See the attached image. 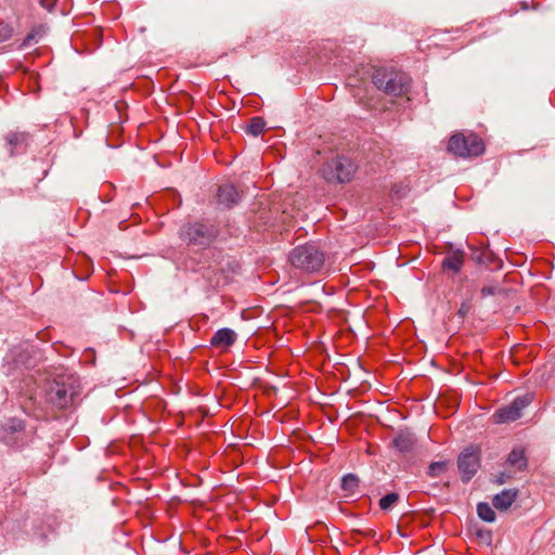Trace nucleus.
Returning <instances> with one entry per match:
<instances>
[{"label": "nucleus", "instance_id": "f257e3e1", "mask_svg": "<svg viewBox=\"0 0 555 555\" xmlns=\"http://www.w3.org/2000/svg\"><path fill=\"white\" fill-rule=\"evenodd\" d=\"M367 78L350 77L348 85L352 88L353 96L359 100L369 111H377L380 104L379 90L382 80L378 77L379 70L370 68L364 72Z\"/></svg>", "mask_w": 555, "mask_h": 555}, {"label": "nucleus", "instance_id": "f03ea898", "mask_svg": "<svg viewBox=\"0 0 555 555\" xmlns=\"http://www.w3.org/2000/svg\"><path fill=\"white\" fill-rule=\"evenodd\" d=\"M410 91V79L402 72H395L387 79L384 86V113L386 111H396L405 107L410 101L408 93Z\"/></svg>", "mask_w": 555, "mask_h": 555}, {"label": "nucleus", "instance_id": "7ed1b4c3", "mask_svg": "<svg viewBox=\"0 0 555 555\" xmlns=\"http://www.w3.org/2000/svg\"><path fill=\"white\" fill-rule=\"evenodd\" d=\"M289 263L297 270L319 272L325 262L324 253L315 244L309 243L295 247L288 256Z\"/></svg>", "mask_w": 555, "mask_h": 555}, {"label": "nucleus", "instance_id": "20e7f679", "mask_svg": "<svg viewBox=\"0 0 555 555\" xmlns=\"http://www.w3.org/2000/svg\"><path fill=\"white\" fill-rule=\"evenodd\" d=\"M78 395V387L73 377L62 376L51 382L47 389V400L57 409L69 406Z\"/></svg>", "mask_w": 555, "mask_h": 555}, {"label": "nucleus", "instance_id": "39448f33", "mask_svg": "<svg viewBox=\"0 0 555 555\" xmlns=\"http://www.w3.org/2000/svg\"><path fill=\"white\" fill-rule=\"evenodd\" d=\"M217 236V230L201 222H188L179 230V237L189 246L205 248Z\"/></svg>", "mask_w": 555, "mask_h": 555}, {"label": "nucleus", "instance_id": "423d86ee", "mask_svg": "<svg viewBox=\"0 0 555 555\" xmlns=\"http://www.w3.org/2000/svg\"><path fill=\"white\" fill-rule=\"evenodd\" d=\"M448 151L462 158L476 157L483 153L485 144L476 134L455 133L449 140Z\"/></svg>", "mask_w": 555, "mask_h": 555}, {"label": "nucleus", "instance_id": "0eeeda50", "mask_svg": "<svg viewBox=\"0 0 555 555\" xmlns=\"http://www.w3.org/2000/svg\"><path fill=\"white\" fill-rule=\"evenodd\" d=\"M354 171V164L345 156L328 160L322 168L323 178L330 183L349 182Z\"/></svg>", "mask_w": 555, "mask_h": 555}, {"label": "nucleus", "instance_id": "6e6552de", "mask_svg": "<svg viewBox=\"0 0 555 555\" xmlns=\"http://www.w3.org/2000/svg\"><path fill=\"white\" fill-rule=\"evenodd\" d=\"M532 398L530 395L516 398L509 405L499 409L493 415L492 420L495 424H503L518 420L521 416V411L528 406Z\"/></svg>", "mask_w": 555, "mask_h": 555}, {"label": "nucleus", "instance_id": "1a4fd4ad", "mask_svg": "<svg viewBox=\"0 0 555 555\" xmlns=\"http://www.w3.org/2000/svg\"><path fill=\"white\" fill-rule=\"evenodd\" d=\"M457 466L462 480L469 481L480 467L479 450L474 447L465 449L459 456Z\"/></svg>", "mask_w": 555, "mask_h": 555}, {"label": "nucleus", "instance_id": "9d476101", "mask_svg": "<svg viewBox=\"0 0 555 555\" xmlns=\"http://www.w3.org/2000/svg\"><path fill=\"white\" fill-rule=\"evenodd\" d=\"M416 444L415 437L408 430H399L393 437L390 448L395 449L400 454H410Z\"/></svg>", "mask_w": 555, "mask_h": 555}, {"label": "nucleus", "instance_id": "9b49d317", "mask_svg": "<svg viewBox=\"0 0 555 555\" xmlns=\"http://www.w3.org/2000/svg\"><path fill=\"white\" fill-rule=\"evenodd\" d=\"M240 193L232 184H223L218 188L217 202L223 208H231L240 202Z\"/></svg>", "mask_w": 555, "mask_h": 555}, {"label": "nucleus", "instance_id": "f8f14e48", "mask_svg": "<svg viewBox=\"0 0 555 555\" xmlns=\"http://www.w3.org/2000/svg\"><path fill=\"white\" fill-rule=\"evenodd\" d=\"M25 428L24 422L18 418L9 420L1 430V440L7 444H13L15 442L14 434L22 433Z\"/></svg>", "mask_w": 555, "mask_h": 555}, {"label": "nucleus", "instance_id": "ddd939ff", "mask_svg": "<svg viewBox=\"0 0 555 555\" xmlns=\"http://www.w3.org/2000/svg\"><path fill=\"white\" fill-rule=\"evenodd\" d=\"M236 334L231 328L224 327L217 331L210 339V344L215 347H229L234 344Z\"/></svg>", "mask_w": 555, "mask_h": 555}, {"label": "nucleus", "instance_id": "4468645a", "mask_svg": "<svg viewBox=\"0 0 555 555\" xmlns=\"http://www.w3.org/2000/svg\"><path fill=\"white\" fill-rule=\"evenodd\" d=\"M517 494V490H503L501 493L493 498V506L499 511H506L515 502Z\"/></svg>", "mask_w": 555, "mask_h": 555}, {"label": "nucleus", "instance_id": "2eb2a0df", "mask_svg": "<svg viewBox=\"0 0 555 555\" xmlns=\"http://www.w3.org/2000/svg\"><path fill=\"white\" fill-rule=\"evenodd\" d=\"M359 477L354 474H347L341 478V490L345 496H353L359 491Z\"/></svg>", "mask_w": 555, "mask_h": 555}, {"label": "nucleus", "instance_id": "dca6fc26", "mask_svg": "<svg viewBox=\"0 0 555 555\" xmlns=\"http://www.w3.org/2000/svg\"><path fill=\"white\" fill-rule=\"evenodd\" d=\"M507 462L509 465L515 466L518 470L525 469L527 467L525 449L521 447L514 448L508 454Z\"/></svg>", "mask_w": 555, "mask_h": 555}, {"label": "nucleus", "instance_id": "f3484780", "mask_svg": "<svg viewBox=\"0 0 555 555\" xmlns=\"http://www.w3.org/2000/svg\"><path fill=\"white\" fill-rule=\"evenodd\" d=\"M464 255L462 251H454L448 255L443 260V268L452 270L453 272H459L463 266Z\"/></svg>", "mask_w": 555, "mask_h": 555}, {"label": "nucleus", "instance_id": "a211bd4d", "mask_svg": "<svg viewBox=\"0 0 555 555\" xmlns=\"http://www.w3.org/2000/svg\"><path fill=\"white\" fill-rule=\"evenodd\" d=\"M266 121L262 117H253L249 120V124L246 126V132L254 137H257L260 133H262Z\"/></svg>", "mask_w": 555, "mask_h": 555}, {"label": "nucleus", "instance_id": "6ab92c4d", "mask_svg": "<svg viewBox=\"0 0 555 555\" xmlns=\"http://www.w3.org/2000/svg\"><path fill=\"white\" fill-rule=\"evenodd\" d=\"M477 514L485 521L492 522L495 520V513L488 503H479L477 505Z\"/></svg>", "mask_w": 555, "mask_h": 555}, {"label": "nucleus", "instance_id": "aec40b11", "mask_svg": "<svg viewBox=\"0 0 555 555\" xmlns=\"http://www.w3.org/2000/svg\"><path fill=\"white\" fill-rule=\"evenodd\" d=\"M410 190H411L410 183L406 181H401L391 188L390 193H391V196L400 199V198L405 197L408 195V193L410 192Z\"/></svg>", "mask_w": 555, "mask_h": 555}, {"label": "nucleus", "instance_id": "412c9836", "mask_svg": "<svg viewBox=\"0 0 555 555\" xmlns=\"http://www.w3.org/2000/svg\"><path fill=\"white\" fill-rule=\"evenodd\" d=\"M448 463L447 462H433L428 467V475L433 478H437L447 472Z\"/></svg>", "mask_w": 555, "mask_h": 555}, {"label": "nucleus", "instance_id": "4be33fe9", "mask_svg": "<svg viewBox=\"0 0 555 555\" xmlns=\"http://www.w3.org/2000/svg\"><path fill=\"white\" fill-rule=\"evenodd\" d=\"M238 269H240L238 263L230 258L223 259L219 263V268H218V270H220L222 273H224L225 271L236 273L238 271Z\"/></svg>", "mask_w": 555, "mask_h": 555}, {"label": "nucleus", "instance_id": "5701e85b", "mask_svg": "<svg viewBox=\"0 0 555 555\" xmlns=\"http://www.w3.org/2000/svg\"><path fill=\"white\" fill-rule=\"evenodd\" d=\"M13 34V29L10 25L0 23V42L8 41Z\"/></svg>", "mask_w": 555, "mask_h": 555}, {"label": "nucleus", "instance_id": "b1692460", "mask_svg": "<svg viewBox=\"0 0 555 555\" xmlns=\"http://www.w3.org/2000/svg\"><path fill=\"white\" fill-rule=\"evenodd\" d=\"M399 500V495L396 492L384 495V511L389 509Z\"/></svg>", "mask_w": 555, "mask_h": 555}, {"label": "nucleus", "instance_id": "393cba45", "mask_svg": "<svg viewBox=\"0 0 555 555\" xmlns=\"http://www.w3.org/2000/svg\"><path fill=\"white\" fill-rule=\"evenodd\" d=\"M498 291V287L495 286H483L481 288V296L482 297H487V296H491V295H494Z\"/></svg>", "mask_w": 555, "mask_h": 555}, {"label": "nucleus", "instance_id": "a878e982", "mask_svg": "<svg viewBox=\"0 0 555 555\" xmlns=\"http://www.w3.org/2000/svg\"><path fill=\"white\" fill-rule=\"evenodd\" d=\"M469 311V305L468 304H462L461 308L459 309V314L464 318Z\"/></svg>", "mask_w": 555, "mask_h": 555}, {"label": "nucleus", "instance_id": "bb28decb", "mask_svg": "<svg viewBox=\"0 0 555 555\" xmlns=\"http://www.w3.org/2000/svg\"><path fill=\"white\" fill-rule=\"evenodd\" d=\"M10 145H14L18 142V138L16 134H12L8 139Z\"/></svg>", "mask_w": 555, "mask_h": 555}, {"label": "nucleus", "instance_id": "cd10ccee", "mask_svg": "<svg viewBox=\"0 0 555 555\" xmlns=\"http://www.w3.org/2000/svg\"><path fill=\"white\" fill-rule=\"evenodd\" d=\"M366 451H367L369 454H375L376 453V449H373L372 446H369Z\"/></svg>", "mask_w": 555, "mask_h": 555}, {"label": "nucleus", "instance_id": "c85d7f7f", "mask_svg": "<svg viewBox=\"0 0 555 555\" xmlns=\"http://www.w3.org/2000/svg\"><path fill=\"white\" fill-rule=\"evenodd\" d=\"M40 3L43 8H47V1L46 0H40Z\"/></svg>", "mask_w": 555, "mask_h": 555}, {"label": "nucleus", "instance_id": "c756f323", "mask_svg": "<svg viewBox=\"0 0 555 555\" xmlns=\"http://www.w3.org/2000/svg\"><path fill=\"white\" fill-rule=\"evenodd\" d=\"M220 284H221V280H220V279H218V280L216 281V285H217V286H219Z\"/></svg>", "mask_w": 555, "mask_h": 555}, {"label": "nucleus", "instance_id": "7c9ffc66", "mask_svg": "<svg viewBox=\"0 0 555 555\" xmlns=\"http://www.w3.org/2000/svg\"><path fill=\"white\" fill-rule=\"evenodd\" d=\"M378 505L382 507V498L377 500Z\"/></svg>", "mask_w": 555, "mask_h": 555}, {"label": "nucleus", "instance_id": "2f4dec72", "mask_svg": "<svg viewBox=\"0 0 555 555\" xmlns=\"http://www.w3.org/2000/svg\"><path fill=\"white\" fill-rule=\"evenodd\" d=\"M522 9L527 10L528 5L526 3L522 4Z\"/></svg>", "mask_w": 555, "mask_h": 555}]
</instances>
